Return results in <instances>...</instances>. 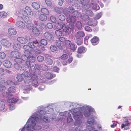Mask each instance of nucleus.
<instances>
[{
	"instance_id": "25",
	"label": "nucleus",
	"mask_w": 131,
	"mask_h": 131,
	"mask_svg": "<svg viewBox=\"0 0 131 131\" xmlns=\"http://www.w3.org/2000/svg\"><path fill=\"white\" fill-rule=\"evenodd\" d=\"M14 61L16 63H15L14 65L15 68L17 70L19 69V65L18 64L20 63L21 62V59L19 58H17L15 59Z\"/></svg>"
},
{
	"instance_id": "13",
	"label": "nucleus",
	"mask_w": 131,
	"mask_h": 131,
	"mask_svg": "<svg viewBox=\"0 0 131 131\" xmlns=\"http://www.w3.org/2000/svg\"><path fill=\"white\" fill-rule=\"evenodd\" d=\"M35 67L37 69V70L38 73L36 72L37 74H40V71H47L48 70V68L46 66L43 64H35Z\"/></svg>"
},
{
	"instance_id": "21",
	"label": "nucleus",
	"mask_w": 131,
	"mask_h": 131,
	"mask_svg": "<svg viewBox=\"0 0 131 131\" xmlns=\"http://www.w3.org/2000/svg\"><path fill=\"white\" fill-rule=\"evenodd\" d=\"M85 36V34L83 31H79L76 32L75 34V38L77 39H82Z\"/></svg>"
},
{
	"instance_id": "37",
	"label": "nucleus",
	"mask_w": 131,
	"mask_h": 131,
	"mask_svg": "<svg viewBox=\"0 0 131 131\" xmlns=\"http://www.w3.org/2000/svg\"><path fill=\"white\" fill-rule=\"evenodd\" d=\"M56 43L57 46L60 49L62 48V47L64 46V44H62V42H60L58 39L56 41Z\"/></svg>"
},
{
	"instance_id": "57",
	"label": "nucleus",
	"mask_w": 131,
	"mask_h": 131,
	"mask_svg": "<svg viewBox=\"0 0 131 131\" xmlns=\"http://www.w3.org/2000/svg\"><path fill=\"white\" fill-rule=\"evenodd\" d=\"M70 48L71 50L74 51L76 50V47L74 44L71 43L70 46Z\"/></svg>"
},
{
	"instance_id": "24",
	"label": "nucleus",
	"mask_w": 131,
	"mask_h": 131,
	"mask_svg": "<svg viewBox=\"0 0 131 131\" xmlns=\"http://www.w3.org/2000/svg\"><path fill=\"white\" fill-rule=\"evenodd\" d=\"M66 20L68 23H74L76 21L75 17L73 16L68 17L67 16Z\"/></svg>"
},
{
	"instance_id": "15",
	"label": "nucleus",
	"mask_w": 131,
	"mask_h": 131,
	"mask_svg": "<svg viewBox=\"0 0 131 131\" xmlns=\"http://www.w3.org/2000/svg\"><path fill=\"white\" fill-rule=\"evenodd\" d=\"M57 105L55 104L51 103L49 104L47 106L48 109H46V114H50L53 113L54 111L53 109Z\"/></svg>"
},
{
	"instance_id": "18",
	"label": "nucleus",
	"mask_w": 131,
	"mask_h": 131,
	"mask_svg": "<svg viewBox=\"0 0 131 131\" xmlns=\"http://www.w3.org/2000/svg\"><path fill=\"white\" fill-rule=\"evenodd\" d=\"M44 36L46 39L49 41H53L54 40V37L53 34L52 33H50L48 32H46L44 34Z\"/></svg>"
},
{
	"instance_id": "39",
	"label": "nucleus",
	"mask_w": 131,
	"mask_h": 131,
	"mask_svg": "<svg viewBox=\"0 0 131 131\" xmlns=\"http://www.w3.org/2000/svg\"><path fill=\"white\" fill-rule=\"evenodd\" d=\"M32 5L34 8L36 9H38L40 7L39 4L36 2H34L32 4Z\"/></svg>"
},
{
	"instance_id": "22",
	"label": "nucleus",
	"mask_w": 131,
	"mask_h": 131,
	"mask_svg": "<svg viewBox=\"0 0 131 131\" xmlns=\"http://www.w3.org/2000/svg\"><path fill=\"white\" fill-rule=\"evenodd\" d=\"M17 40L19 42L22 44L26 43L28 41L27 39L25 37H17Z\"/></svg>"
},
{
	"instance_id": "45",
	"label": "nucleus",
	"mask_w": 131,
	"mask_h": 131,
	"mask_svg": "<svg viewBox=\"0 0 131 131\" xmlns=\"http://www.w3.org/2000/svg\"><path fill=\"white\" fill-rule=\"evenodd\" d=\"M41 12L47 15H48L49 14V12L48 10L45 8H42L41 9Z\"/></svg>"
},
{
	"instance_id": "3",
	"label": "nucleus",
	"mask_w": 131,
	"mask_h": 131,
	"mask_svg": "<svg viewBox=\"0 0 131 131\" xmlns=\"http://www.w3.org/2000/svg\"><path fill=\"white\" fill-rule=\"evenodd\" d=\"M65 105L68 107L73 106V109L71 110L70 111V112L72 114L73 117L74 119H75L76 122L80 121V120L82 116V113L79 110V108L77 107L78 105L80 106L81 104H78L72 102H67L65 103Z\"/></svg>"
},
{
	"instance_id": "58",
	"label": "nucleus",
	"mask_w": 131,
	"mask_h": 131,
	"mask_svg": "<svg viewBox=\"0 0 131 131\" xmlns=\"http://www.w3.org/2000/svg\"><path fill=\"white\" fill-rule=\"evenodd\" d=\"M46 64L48 65L52 64L53 63V60L49 58H47V59Z\"/></svg>"
},
{
	"instance_id": "44",
	"label": "nucleus",
	"mask_w": 131,
	"mask_h": 131,
	"mask_svg": "<svg viewBox=\"0 0 131 131\" xmlns=\"http://www.w3.org/2000/svg\"><path fill=\"white\" fill-rule=\"evenodd\" d=\"M130 124V123L128 121H124L123 123L122 124L121 126V128H124L125 126H128Z\"/></svg>"
},
{
	"instance_id": "6",
	"label": "nucleus",
	"mask_w": 131,
	"mask_h": 131,
	"mask_svg": "<svg viewBox=\"0 0 131 131\" xmlns=\"http://www.w3.org/2000/svg\"><path fill=\"white\" fill-rule=\"evenodd\" d=\"M97 119L96 116L92 115L90 118H88L86 123L87 127L85 131H92L94 129L93 125L94 119Z\"/></svg>"
},
{
	"instance_id": "56",
	"label": "nucleus",
	"mask_w": 131,
	"mask_h": 131,
	"mask_svg": "<svg viewBox=\"0 0 131 131\" xmlns=\"http://www.w3.org/2000/svg\"><path fill=\"white\" fill-rule=\"evenodd\" d=\"M67 25L69 29V31H71V30L73 29L74 28V25L73 24H69Z\"/></svg>"
},
{
	"instance_id": "30",
	"label": "nucleus",
	"mask_w": 131,
	"mask_h": 131,
	"mask_svg": "<svg viewBox=\"0 0 131 131\" xmlns=\"http://www.w3.org/2000/svg\"><path fill=\"white\" fill-rule=\"evenodd\" d=\"M71 114L70 112L69 111L66 116V117H67V123H70L73 120V118L71 115Z\"/></svg>"
},
{
	"instance_id": "27",
	"label": "nucleus",
	"mask_w": 131,
	"mask_h": 131,
	"mask_svg": "<svg viewBox=\"0 0 131 131\" xmlns=\"http://www.w3.org/2000/svg\"><path fill=\"white\" fill-rule=\"evenodd\" d=\"M99 38L97 36L94 37L91 40V41L92 44L95 45L98 43Z\"/></svg>"
},
{
	"instance_id": "41",
	"label": "nucleus",
	"mask_w": 131,
	"mask_h": 131,
	"mask_svg": "<svg viewBox=\"0 0 131 131\" xmlns=\"http://www.w3.org/2000/svg\"><path fill=\"white\" fill-rule=\"evenodd\" d=\"M24 76V75H22V74H18L17 77V81L19 82L21 81L23 79Z\"/></svg>"
},
{
	"instance_id": "54",
	"label": "nucleus",
	"mask_w": 131,
	"mask_h": 131,
	"mask_svg": "<svg viewBox=\"0 0 131 131\" xmlns=\"http://www.w3.org/2000/svg\"><path fill=\"white\" fill-rule=\"evenodd\" d=\"M74 41L79 45H81L82 43L81 39H78L74 38Z\"/></svg>"
},
{
	"instance_id": "42",
	"label": "nucleus",
	"mask_w": 131,
	"mask_h": 131,
	"mask_svg": "<svg viewBox=\"0 0 131 131\" xmlns=\"http://www.w3.org/2000/svg\"><path fill=\"white\" fill-rule=\"evenodd\" d=\"M42 120L46 123H49L50 121L49 117L47 116H44L42 118Z\"/></svg>"
},
{
	"instance_id": "64",
	"label": "nucleus",
	"mask_w": 131,
	"mask_h": 131,
	"mask_svg": "<svg viewBox=\"0 0 131 131\" xmlns=\"http://www.w3.org/2000/svg\"><path fill=\"white\" fill-rule=\"evenodd\" d=\"M21 58L22 60L24 61H26L28 59L27 56L24 54L21 56Z\"/></svg>"
},
{
	"instance_id": "5",
	"label": "nucleus",
	"mask_w": 131,
	"mask_h": 131,
	"mask_svg": "<svg viewBox=\"0 0 131 131\" xmlns=\"http://www.w3.org/2000/svg\"><path fill=\"white\" fill-rule=\"evenodd\" d=\"M22 75H24V77L25 78L24 80L25 85L24 88V91L23 92V93H28L29 91L31 89V80L29 76V74L28 72L24 71L22 73Z\"/></svg>"
},
{
	"instance_id": "12",
	"label": "nucleus",
	"mask_w": 131,
	"mask_h": 131,
	"mask_svg": "<svg viewBox=\"0 0 131 131\" xmlns=\"http://www.w3.org/2000/svg\"><path fill=\"white\" fill-rule=\"evenodd\" d=\"M31 61H27L25 63L26 64L28 67H30V71L33 73L32 74H35L36 75H39V74H37L36 73H38V71H37L38 69L36 68L37 69H36L35 66H34V64H33V63L34 62H32Z\"/></svg>"
},
{
	"instance_id": "2",
	"label": "nucleus",
	"mask_w": 131,
	"mask_h": 131,
	"mask_svg": "<svg viewBox=\"0 0 131 131\" xmlns=\"http://www.w3.org/2000/svg\"><path fill=\"white\" fill-rule=\"evenodd\" d=\"M46 114V109L45 108L34 113L22 128L21 131H24L25 127L27 130L33 131L34 129L36 122L40 123L42 121V116Z\"/></svg>"
},
{
	"instance_id": "62",
	"label": "nucleus",
	"mask_w": 131,
	"mask_h": 131,
	"mask_svg": "<svg viewBox=\"0 0 131 131\" xmlns=\"http://www.w3.org/2000/svg\"><path fill=\"white\" fill-rule=\"evenodd\" d=\"M6 55L5 54L4 52H0V59H3L6 57Z\"/></svg>"
},
{
	"instance_id": "33",
	"label": "nucleus",
	"mask_w": 131,
	"mask_h": 131,
	"mask_svg": "<svg viewBox=\"0 0 131 131\" xmlns=\"http://www.w3.org/2000/svg\"><path fill=\"white\" fill-rule=\"evenodd\" d=\"M3 65L7 68H10L12 66V63L8 61H4L3 62Z\"/></svg>"
},
{
	"instance_id": "10",
	"label": "nucleus",
	"mask_w": 131,
	"mask_h": 131,
	"mask_svg": "<svg viewBox=\"0 0 131 131\" xmlns=\"http://www.w3.org/2000/svg\"><path fill=\"white\" fill-rule=\"evenodd\" d=\"M41 123V122L40 123H39L38 122H36V125H35V126L34 127V129L33 131H34V130H39L41 129L43 130H45L46 131H49L50 130V127L49 125H43L42 126V127H41V126H40L39 125H38V123L39 124ZM25 128L26 130H28V131H31L27 129L26 127H25Z\"/></svg>"
},
{
	"instance_id": "51",
	"label": "nucleus",
	"mask_w": 131,
	"mask_h": 131,
	"mask_svg": "<svg viewBox=\"0 0 131 131\" xmlns=\"http://www.w3.org/2000/svg\"><path fill=\"white\" fill-rule=\"evenodd\" d=\"M50 49L51 51L52 52H54L56 51L57 50V48L56 46L54 45H52L50 47Z\"/></svg>"
},
{
	"instance_id": "16",
	"label": "nucleus",
	"mask_w": 131,
	"mask_h": 131,
	"mask_svg": "<svg viewBox=\"0 0 131 131\" xmlns=\"http://www.w3.org/2000/svg\"><path fill=\"white\" fill-rule=\"evenodd\" d=\"M20 14L22 15H31L32 14V13L30 7L28 6H26L25 8V10H21V12H20Z\"/></svg>"
},
{
	"instance_id": "52",
	"label": "nucleus",
	"mask_w": 131,
	"mask_h": 131,
	"mask_svg": "<svg viewBox=\"0 0 131 131\" xmlns=\"http://www.w3.org/2000/svg\"><path fill=\"white\" fill-rule=\"evenodd\" d=\"M27 27L28 29H33V24L32 23V21L29 23H27Z\"/></svg>"
},
{
	"instance_id": "26",
	"label": "nucleus",
	"mask_w": 131,
	"mask_h": 131,
	"mask_svg": "<svg viewBox=\"0 0 131 131\" xmlns=\"http://www.w3.org/2000/svg\"><path fill=\"white\" fill-rule=\"evenodd\" d=\"M10 54L12 57L14 58H18L20 55V53L19 52L16 51H12Z\"/></svg>"
},
{
	"instance_id": "11",
	"label": "nucleus",
	"mask_w": 131,
	"mask_h": 131,
	"mask_svg": "<svg viewBox=\"0 0 131 131\" xmlns=\"http://www.w3.org/2000/svg\"><path fill=\"white\" fill-rule=\"evenodd\" d=\"M46 27V25L43 24H41V26L37 24L35 28H33L32 30L33 33L36 35H38L40 33L39 31H41L43 30V27Z\"/></svg>"
},
{
	"instance_id": "46",
	"label": "nucleus",
	"mask_w": 131,
	"mask_h": 131,
	"mask_svg": "<svg viewBox=\"0 0 131 131\" xmlns=\"http://www.w3.org/2000/svg\"><path fill=\"white\" fill-rule=\"evenodd\" d=\"M103 14V13L101 12L97 13L96 15L94 17V19L95 20H96L99 19L102 16Z\"/></svg>"
},
{
	"instance_id": "61",
	"label": "nucleus",
	"mask_w": 131,
	"mask_h": 131,
	"mask_svg": "<svg viewBox=\"0 0 131 131\" xmlns=\"http://www.w3.org/2000/svg\"><path fill=\"white\" fill-rule=\"evenodd\" d=\"M59 19L61 21H63L65 19L66 17L63 15H60L59 16Z\"/></svg>"
},
{
	"instance_id": "20",
	"label": "nucleus",
	"mask_w": 131,
	"mask_h": 131,
	"mask_svg": "<svg viewBox=\"0 0 131 131\" xmlns=\"http://www.w3.org/2000/svg\"><path fill=\"white\" fill-rule=\"evenodd\" d=\"M0 42L2 45L7 47H9L11 45L10 41L5 39H1Z\"/></svg>"
},
{
	"instance_id": "7",
	"label": "nucleus",
	"mask_w": 131,
	"mask_h": 131,
	"mask_svg": "<svg viewBox=\"0 0 131 131\" xmlns=\"http://www.w3.org/2000/svg\"><path fill=\"white\" fill-rule=\"evenodd\" d=\"M2 95L6 97H7L8 102L9 103H14L15 102L19 103V101H21V100L19 99L18 97L13 96L12 94L7 93L6 92H4L2 93Z\"/></svg>"
},
{
	"instance_id": "55",
	"label": "nucleus",
	"mask_w": 131,
	"mask_h": 131,
	"mask_svg": "<svg viewBox=\"0 0 131 131\" xmlns=\"http://www.w3.org/2000/svg\"><path fill=\"white\" fill-rule=\"evenodd\" d=\"M55 33L56 35L58 37L61 36L62 35V32L60 30H56L55 31Z\"/></svg>"
},
{
	"instance_id": "50",
	"label": "nucleus",
	"mask_w": 131,
	"mask_h": 131,
	"mask_svg": "<svg viewBox=\"0 0 131 131\" xmlns=\"http://www.w3.org/2000/svg\"><path fill=\"white\" fill-rule=\"evenodd\" d=\"M7 15V13L5 11H2L0 12V18L6 17Z\"/></svg>"
},
{
	"instance_id": "1",
	"label": "nucleus",
	"mask_w": 131,
	"mask_h": 131,
	"mask_svg": "<svg viewBox=\"0 0 131 131\" xmlns=\"http://www.w3.org/2000/svg\"><path fill=\"white\" fill-rule=\"evenodd\" d=\"M23 48L24 53L28 56L29 60L31 61L32 62H34L35 60V50L43 51L45 50L44 47L41 45L37 40L29 42L28 45H24Z\"/></svg>"
},
{
	"instance_id": "32",
	"label": "nucleus",
	"mask_w": 131,
	"mask_h": 131,
	"mask_svg": "<svg viewBox=\"0 0 131 131\" xmlns=\"http://www.w3.org/2000/svg\"><path fill=\"white\" fill-rule=\"evenodd\" d=\"M87 23L90 26H95L97 24V22L95 19H91L88 21Z\"/></svg>"
},
{
	"instance_id": "59",
	"label": "nucleus",
	"mask_w": 131,
	"mask_h": 131,
	"mask_svg": "<svg viewBox=\"0 0 131 131\" xmlns=\"http://www.w3.org/2000/svg\"><path fill=\"white\" fill-rule=\"evenodd\" d=\"M38 43H40L41 44V45L43 46L42 45H41V44L44 45H46L47 44V41L45 39H41L40 41V43L39 42H38Z\"/></svg>"
},
{
	"instance_id": "19",
	"label": "nucleus",
	"mask_w": 131,
	"mask_h": 131,
	"mask_svg": "<svg viewBox=\"0 0 131 131\" xmlns=\"http://www.w3.org/2000/svg\"><path fill=\"white\" fill-rule=\"evenodd\" d=\"M96 0H92L91 6L92 7V8L93 10L97 11L100 9V7L97 5L96 1Z\"/></svg>"
},
{
	"instance_id": "48",
	"label": "nucleus",
	"mask_w": 131,
	"mask_h": 131,
	"mask_svg": "<svg viewBox=\"0 0 131 131\" xmlns=\"http://www.w3.org/2000/svg\"><path fill=\"white\" fill-rule=\"evenodd\" d=\"M55 10L56 12L58 14L61 13L64 11L63 9L62 8L56 7L55 8Z\"/></svg>"
},
{
	"instance_id": "35",
	"label": "nucleus",
	"mask_w": 131,
	"mask_h": 131,
	"mask_svg": "<svg viewBox=\"0 0 131 131\" xmlns=\"http://www.w3.org/2000/svg\"><path fill=\"white\" fill-rule=\"evenodd\" d=\"M16 26L20 28H24L25 26L24 23L21 21H18L16 23Z\"/></svg>"
},
{
	"instance_id": "29",
	"label": "nucleus",
	"mask_w": 131,
	"mask_h": 131,
	"mask_svg": "<svg viewBox=\"0 0 131 131\" xmlns=\"http://www.w3.org/2000/svg\"><path fill=\"white\" fill-rule=\"evenodd\" d=\"M27 15H23L21 16V18L26 23H29L32 21L31 19L28 17L27 16Z\"/></svg>"
},
{
	"instance_id": "43",
	"label": "nucleus",
	"mask_w": 131,
	"mask_h": 131,
	"mask_svg": "<svg viewBox=\"0 0 131 131\" xmlns=\"http://www.w3.org/2000/svg\"><path fill=\"white\" fill-rule=\"evenodd\" d=\"M75 26L78 29L80 30L82 27V24L80 21L77 22Z\"/></svg>"
},
{
	"instance_id": "31",
	"label": "nucleus",
	"mask_w": 131,
	"mask_h": 131,
	"mask_svg": "<svg viewBox=\"0 0 131 131\" xmlns=\"http://www.w3.org/2000/svg\"><path fill=\"white\" fill-rule=\"evenodd\" d=\"M9 34L12 35H15L17 33L16 30L13 28H10L8 30Z\"/></svg>"
},
{
	"instance_id": "23",
	"label": "nucleus",
	"mask_w": 131,
	"mask_h": 131,
	"mask_svg": "<svg viewBox=\"0 0 131 131\" xmlns=\"http://www.w3.org/2000/svg\"><path fill=\"white\" fill-rule=\"evenodd\" d=\"M81 8L80 5H77V9L74 13V15L75 17L79 18L81 17V14L78 12V11L80 10Z\"/></svg>"
},
{
	"instance_id": "49",
	"label": "nucleus",
	"mask_w": 131,
	"mask_h": 131,
	"mask_svg": "<svg viewBox=\"0 0 131 131\" xmlns=\"http://www.w3.org/2000/svg\"><path fill=\"white\" fill-rule=\"evenodd\" d=\"M62 28L64 32H68L69 31L67 25V26L65 24L63 25L62 26Z\"/></svg>"
},
{
	"instance_id": "14",
	"label": "nucleus",
	"mask_w": 131,
	"mask_h": 131,
	"mask_svg": "<svg viewBox=\"0 0 131 131\" xmlns=\"http://www.w3.org/2000/svg\"><path fill=\"white\" fill-rule=\"evenodd\" d=\"M90 0H82L80 1H78L79 3L80 2V4L82 5V8L84 10L88 9L91 7V5L88 4Z\"/></svg>"
},
{
	"instance_id": "17",
	"label": "nucleus",
	"mask_w": 131,
	"mask_h": 131,
	"mask_svg": "<svg viewBox=\"0 0 131 131\" xmlns=\"http://www.w3.org/2000/svg\"><path fill=\"white\" fill-rule=\"evenodd\" d=\"M37 75L32 74L31 76V83L33 86L35 87L37 86L38 81L37 77Z\"/></svg>"
},
{
	"instance_id": "47",
	"label": "nucleus",
	"mask_w": 131,
	"mask_h": 131,
	"mask_svg": "<svg viewBox=\"0 0 131 131\" xmlns=\"http://www.w3.org/2000/svg\"><path fill=\"white\" fill-rule=\"evenodd\" d=\"M39 18L41 21H45L47 19V18L46 16L45 15L41 14L39 16Z\"/></svg>"
},
{
	"instance_id": "34",
	"label": "nucleus",
	"mask_w": 131,
	"mask_h": 131,
	"mask_svg": "<svg viewBox=\"0 0 131 131\" xmlns=\"http://www.w3.org/2000/svg\"><path fill=\"white\" fill-rule=\"evenodd\" d=\"M86 48L83 47L81 46L78 48V52L79 53H85L86 51Z\"/></svg>"
},
{
	"instance_id": "53",
	"label": "nucleus",
	"mask_w": 131,
	"mask_h": 131,
	"mask_svg": "<svg viewBox=\"0 0 131 131\" xmlns=\"http://www.w3.org/2000/svg\"><path fill=\"white\" fill-rule=\"evenodd\" d=\"M62 26L61 24L59 23L57 24L54 27V28H56L58 30H60L61 29Z\"/></svg>"
},
{
	"instance_id": "40",
	"label": "nucleus",
	"mask_w": 131,
	"mask_h": 131,
	"mask_svg": "<svg viewBox=\"0 0 131 131\" xmlns=\"http://www.w3.org/2000/svg\"><path fill=\"white\" fill-rule=\"evenodd\" d=\"M13 48L14 49L19 50L21 48V46L20 44L16 43L13 45Z\"/></svg>"
},
{
	"instance_id": "60",
	"label": "nucleus",
	"mask_w": 131,
	"mask_h": 131,
	"mask_svg": "<svg viewBox=\"0 0 131 131\" xmlns=\"http://www.w3.org/2000/svg\"><path fill=\"white\" fill-rule=\"evenodd\" d=\"M85 13L88 16H90L91 17L92 16L93 13L91 10H87L85 12Z\"/></svg>"
},
{
	"instance_id": "36",
	"label": "nucleus",
	"mask_w": 131,
	"mask_h": 131,
	"mask_svg": "<svg viewBox=\"0 0 131 131\" xmlns=\"http://www.w3.org/2000/svg\"><path fill=\"white\" fill-rule=\"evenodd\" d=\"M81 18L83 20L85 21L88 20L89 19V17L84 14H81Z\"/></svg>"
},
{
	"instance_id": "9",
	"label": "nucleus",
	"mask_w": 131,
	"mask_h": 131,
	"mask_svg": "<svg viewBox=\"0 0 131 131\" xmlns=\"http://www.w3.org/2000/svg\"><path fill=\"white\" fill-rule=\"evenodd\" d=\"M77 4H75L74 5H72V6H69L67 9H65L63 11L64 14L66 16L69 15V13H74L77 9Z\"/></svg>"
},
{
	"instance_id": "28",
	"label": "nucleus",
	"mask_w": 131,
	"mask_h": 131,
	"mask_svg": "<svg viewBox=\"0 0 131 131\" xmlns=\"http://www.w3.org/2000/svg\"><path fill=\"white\" fill-rule=\"evenodd\" d=\"M7 110V108L5 107L4 102L3 101L0 100V110L5 112Z\"/></svg>"
},
{
	"instance_id": "38",
	"label": "nucleus",
	"mask_w": 131,
	"mask_h": 131,
	"mask_svg": "<svg viewBox=\"0 0 131 131\" xmlns=\"http://www.w3.org/2000/svg\"><path fill=\"white\" fill-rule=\"evenodd\" d=\"M44 75L47 79H50L52 78V75L50 73L46 72L44 73Z\"/></svg>"
},
{
	"instance_id": "8",
	"label": "nucleus",
	"mask_w": 131,
	"mask_h": 131,
	"mask_svg": "<svg viewBox=\"0 0 131 131\" xmlns=\"http://www.w3.org/2000/svg\"><path fill=\"white\" fill-rule=\"evenodd\" d=\"M0 83L4 85L7 84L8 85H11L12 86L9 87L8 89V92L7 93L11 94L12 93L14 92L16 90L15 87L16 85L12 81L9 80L7 81L4 80H2L0 81Z\"/></svg>"
},
{
	"instance_id": "4",
	"label": "nucleus",
	"mask_w": 131,
	"mask_h": 131,
	"mask_svg": "<svg viewBox=\"0 0 131 131\" xmlns=\"http://www.w3.org/2000/svg\"><path fill=\"white\" fill-rule=\"evenodd\" d=\"M77 107L79 108L78 110L82 113V116L81 118L80 121L76 122V120H75V122L74 123V125L75 126H78L80 125L82 123V121L83 119V114L84 116L88 117L90 116L91 115V112H95L94 109L91 106L84 105H81L80 106L78 105Z\"/></svg>"
},
{
	"instance_id": "63",
	"label": "nucleus",
	"mask_w": 131,
	"mask_h": 131,
	"mask_svg": "<svg viewBox=\"0 0 131 131\" xmlns=\"http://www.w3.org/2000/svg\"><path fill=\"white\" fill-rule=\"evenodd\" d=\"M38 61L40 62L42 61L44 59V57L41 56H39L37 58Z\"/></svg>"
}]
</instances>
